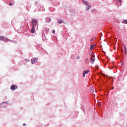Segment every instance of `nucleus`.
<instances>
[{"label": "nucleus", "instance_id": "f257e3e1", "mask_svg": "<svg viewBox=\"0 0 127 127\" xmlns=\"http://www.w3.org/2000/svg\"><path fill=\"white\" fill-rule=\"evenodd\" d=\"M32 26H34L35 27H38V22L36 19H33L32 21Z\"/></svg>", "mask_w": 127, "mask_h": 127}, {"label": "nucleus", "instance_id": "f03ea898", "mask_svg": "<svg viewBox=\"0 0 127 127\" xmlns=\"http://www.w3.org/2000/svg\"><path fill=\"white\" fill-rule=\"evenodd\" d=\"M82 1L84 4L85 5V6H87L86 8V10H89V9L91 8V5H89L88 2L85 1L84 0H82Z\"/></svg>", "mask_w": 127, "mask_h": 127}, {"label": "nucleus", "instance_id": "7ed1b4c3", "mask_svg": "<svg viewBox=\"0 0 127 127\" xmlns=\"http://www.w3.org/2000/svg\"><path fill=\"white\" fill-rule=\"evenodd\" d=\"M95 60H96V59L95 58V55H93L90 58V63L91 64H94L95 62Z\"/></svg>", "mask_w": 127, "mask_h": 127}, {"label": "nucleus", "instance_id": "20e7f679", "mask_svg": "<svg viewBox=\"0 0 127 127\" xmlns=\"http://www.w3.org/2000/svg\"><path fill=\"white\" fill-rule=\"evenodd\" d=\"M116 4L118 6H121L123 4V1L122 0H116Z\"/></svg>", "mask_w": 127, "mask_h": 127}, {"label": "nucleus", "instance_id": "39448f33", "mask_svg": "<svg viewBox=\"0 0 127 127\" xmlns=\"http://www.w3.org/2000/svg\"><path fill=\"white\" fill-rule=\"evenodd\" d=\"M31 62L32 64H35V63H36V62H37V58H34L32 59L31 60Z\"/></svg>", "mask_w": 127, "mask_h": 127}, {"label": "nucleus", "instance_id": "423d86ee", "mask_svg": "<svg viewBox=\"0 0 127 127\" xmlns=\"http://www.w3.org/2000/svg\"><path fill=\"white\" fill-rule=\"evenodd\" d=\"M10 89L12 90V91H14L15 89H17V85H12L11 86Z\"/></svg>", "mask_w": 127, "mask_h": 127}, {"label": "nucleus", "instance_id": "0eeeda50", "mask_svg": "<svg viewBox=\"0 0 127 127\" xmlns=\"http://www.w3.org/2000/svg\"><path fill=\"white\" fill-rule=\"evenodd\" d=\"M89 72H90V69L84 70L83 73V77H84L86 74H88Z\"/></svg>", "mask_w": 127, "mask_h": 127}, {"label": "nucleus", "instance_id": "6e6552de", "mask_svg": "<svg viewBox=\"0 0 127 127\" xmlns=\"http://www.w3.org/2000/svg\"><path fill=\"white\" fill-rule=\"evenodd\" d=\"M45 21L48 23H49V22H50V21H51V18H50L49 17H47V18H46Z\"/></svg>", "mask_w": 127, "mask_h": 127}, {"label": "nucleus", "instance_id": "1a4fd4ad", "mask_svg": "<svg viewBox=\"0 0 127 127\" xmlns=\"http://www.w3.org/2000/svg\"><path fill=\"white\" fill-rule=\"evenodd\" d=\"M35 27H34V26H32V29H31L32 33H34V32H35Z\"/></svg>", "mask_w": 127, "mask_h": 127}, {"label": "nucleus", "instance_id": "9d476101", "mask_svg": "<svg viewBox=\"0 0 127 127\" xmlns=\"http://www.w3.org/2000/svg\"><path fill=\"white\" fill-rule=\"evenodd\" d=\"M39 9L42 11H44V10H45V9L44 8V7H43V6H42V7L39 8Z\"/></svg>", "mask_w": 127, "mask_h": 127}, {"label": "nucleus", "instance_id": "9b49d317", "mask_svg": "<svg viewBox=\"0 0 127 127\" xmlns=\"http://www.w3.org/2000/svg\"><path fill=\"white\" fill-rule=\"evenodd\" d=\"M85 63L89 64V58H85Z\"/></svg>", "mask_w": 127, "mask_h": 127}, {"label": "nucleus", "instance_id": "f8f14e48", "mask_svg": "<svg viewBox=\"0 0 127 127\" xmlns=\"http://www.w3.org/2000/svg\"><path fill=\"white\" fill-rule=\"evenodd\" d=\"M3 40L6 42L9 41V40L7 38H6V37H4Z\"/></svg>", "mask_w": 127, "mask_h": 127}, {"label": "nucleus", "instance_id": "ddd939ff", "mask_svg": "<svg viewBox=\"0 0 127 127\" xmlns=\"http://www.w3.org/2000/svg\"><path fill=\"white\" fill-rule=\"evenodd\" d=\"M4 36H0V40L2 41V40H4Z\"/></svg>", "mask_w": 127, "mask_h": 127}, {"label": "nucleus", "instance_id": "4468645a", "mask_svg": "<svg viewBox=\"0 0 127 127\" xmlns=\"http://www.w3.org/2000/svg\"><path fill=\"white\" fill-rule=\"evenodd\" d=\"M45 29L46 33H48V31L49 30V29H48V28H46Z\"/></svg>", "mask_w": 127, "mask_h": 127}, {"label": "nucleus", "instance_id": "2eb2a0df", "mask_svg": "<svg viewBox=\"0 0 127 127\" xmlns=\"http://www.w3.org/2000/svg\"><path fill=\"white\" fill-rule=\"evenodd\" d=\"M122 23H124V24H127V20H125L122 21Z\"/></svg>", "mask_w": 127, "mask_h": 127}, {"label": "nucleus", "instance_id": "dca6fc26", "mask_svg": "<svg viewBox=\"0 0 127 127\" xmlns=\"http://www.w3.org/2000/svg\"><path fill=\"white\" fill-rule=\"evenodd\" d=\"M27 9L28 11H29V10H30V6H27Z\"/></svg>", "mask_w": 127, "mask_h": 127}, {"label": "nucleus", "instance_id": "f3484780", "mask_svg": "<svg viewBox=\"0 0 127 127\" xmlns=\"http://www.w3.org/2000/svg\"><path fill=\"white\" fill-rule=\"evenodd\" d=\"M63 20H61L58 21V23H59L60 24H61V23H63Z\"/></svg>", "mask_w": 127, "mask_h": 127}, {"label": "nucleus", "instance_id": "a211bd4d", "mask_svg": "<svg viewBox=\"0 0 127 127\" xmlns=\"http://www.w3.org/2000/svg\"><path fill=\"white\" fill-rule=\"evenodd\" d=\"M94 48V46L93 45H91V47H90V49L91 50H93V49Z\"/></svg>", "mask_w": 127, "mask_h": 127}, {"label": "nucleus", "instance_id": "6ab92c4d", "mask_svg": "<svg viewBox=\"0 0 127 127\" xmlns=\"http://www.w3.org/2000/svg\"><path fill=\"white\" fill-rule=\"evenodd\" d=\"M95 68L96 69V70H98V69H99V66H98V65H96L95 66Z\"/></svg>", "mask_w": 127, "mask_h": 127}, {"label": "nucleus", "instance_id": "aec40b11", "mask_svg": "<svg viewBox=\"0 0 127 127\" xmlns=\"http://www.w3.org/2000/svg\"><path fill=\"white\" fill-rule=\"evenodd\" d=\"M125 53H127V48H126L125 49Z\"/></svg>", "mask_w": 127, "mask_h": 127}, {"label": "nucleus", "instance_id": "412c9836", "mask_svg": "<svg viewBox=\"0 0 127 127\" xmlns=\"http://www.w3.org/2000/svg\"><path fill=\"white\" fill-rule=\"evenodd\" d=\"M7 102H3V103H1V105H2V104H6Z\"/></svg>", "mask_w": 127, "mask_h": 127}, {"label": "nucleus", "instance_id": "4be33fe9", "mask_svg": "<svg viewBox=\"0 0 127 127\" xmlns=\"http://www.w3.org/2000/svg\"><path fill=\"white\" fill-rule=\"evenodd\" d=\"M9 5H12V3H9Z\"/></svg>", "mask_w": 127, "mask_h": 127}, {"label": "nucleus", "instance_id": "5701e85b", "mask_svg": "<svg viewBox=\"0 0 127 127\" xmlns=\"http://www.w3.org/2000/svg\"><path fill=\"white\" fill-rule=\"evenodd\" d=\"M53 33H55V31L54 30L53 31Z\"/></svg>", "mask_w": 127, "mask_h": 127}, {"label": "nucleus", "instance_id": "b1692460", "mask_svg": "<svg viewBox=\"0 0 127 127\" xmlns=\"http://www.w3.org/2000/svg\"><path fill=\"white\" fill-rule=\"evenodd\" d=\"M92 11H95V9H93V10H92Z\"/></svg>", "mask_w": 127, "mask_h": 127}, {"label": "nucleus", "instance_id": "393cba45", "mask_svg": "<svg viewBox=\"0 0 127 127\" xmlns=\"http://www.w3.org/2000/svg\"><path fill=\"white\" fill-rule=\"evenodd\" d=\"M23 126H25V124H23Z\"/></svg>", "mask_w": 127, "mask_h": 127}, {"label": "nucleus", "instance_id": "a878e982", "mask_svg": "<svg viewBox=\"0 0 127 127\" xmlns=\"http://www.w3.org/2000/svg\"><path fill=\"white\" fill-rule=\"evenodd\" d=\"M36 3H37V2H35V4H36Z\"/></svg>", "mask_w": 127, "mask_h": 127}, {"label": "nucleus", "instance_id": "bb28decb", "mask_svg": "<svg viewBox=\"0 0 127 127\" xmlns=\"http://www.w3.org/2000/svg\"><path fill=\"white\" fill-rule=\"evenodd\" d=\"M25 61H27V60L25 59Z\"/></svg>", "mask_w": 127, "mask_h": 127}]
</instances>
